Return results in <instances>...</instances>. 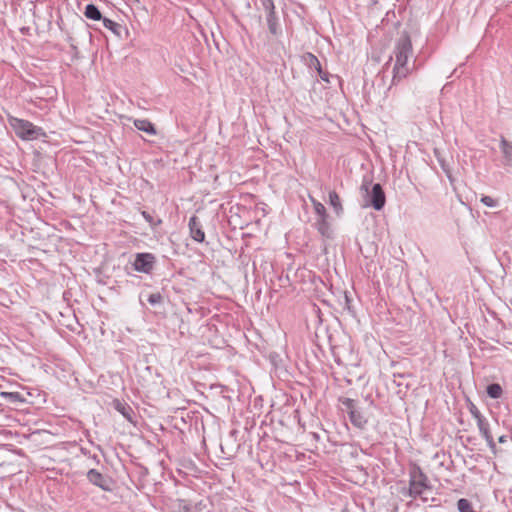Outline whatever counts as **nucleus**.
Returning <instances> with one entry per match:
<instances>
[{
    "label": "nucleus",
    "mask_w": 512,
    "mask_h": 512,
    "mask_svg": "<svg viewBox=\"0 0 512 512\" xmlns=\"http://www.w3.org/2000/svg\"><path fill=\"white\" fill-rule=\"evenodd\" d=\"M393 60V56L390 57L388 63H390Z\"/></svg>",
    "instance_id": "nucleus-32"
},
{
    "label": "nucleus",
    "mask_w": 512,
    "mask_h": 512,
    "mask_svg": "<svg viewBox=\"0 0 512 512\" xmlns=\"http://www.w3.org/2000/svg\"><path fill=\"white\" fill-rule=\"evenodd\" d=\"M114 408L121 413L127 420L132 421L133 410L132 408L119 400L113 401Z\"/></svg>",
    "instance_id": "nucleus-14"
},
{
    "label": "nucleus",
    "mask_w": 512,
    "mask_h": 512,
    "mask_svg": "<svg viewBox=\"0 0 512 512\" xmlns=\"http://www.w3.org/2000/svg\"><path fill=\"white\" fill-rule=\"evenodd\" d=\"M2 396L8 399L11 403L23 402L24 399L19 392H3Z\"/></svg>",
    "instance_id": "nucleus-22"
},
{
    "label": "nucleus",
    "mask_w": 512,
    "mask_h": 512,
    "mask_svg": "<svg viewBox=\"0 0 512 512\" xmlns=\"http://www.w3.org/2000/svg\"><path fill=\"white\" fill-rule=\"evenodd\" d=\"M8 122L15 134L23 140H34L45 135L42 128L33 125L30 121L10 116Z\"/></svg>",
    "instance_id": "nucleus-4"
},
{
    "label": "nucleus",
    "mask_w": 512,
    "mask_h": 512,
    "mask_svg": "<svg viewBox=\"0 0 512 512\" xmlns=\"http://www.w3.org/2000/svg\"><path fill=\"white\" fill-rule=\"evenodd\" d=\"M360 190L365 199V206H372L377 211L383 209L386 196L381 184L375 183L372 185L371 181L364 179Z\"/></svg>",
    "instance_id": "nucleus-3"
},
{
    "label": "nucleus",
    "mask_w": 512,
    "mask_h": 512,
    "mask_svg": "<svg viewBox=\"0 0 512 512\" xmlns=\"http://www.w3.org/2000/svg\"><path fill=\"white\" fill-rule=\"evenodd\" d=\"M480 201L487 207H496L497 201L490 196H482Z\"/></svg>",
    "instance_id": "nucleus-25"
},
{
    "label": "nucleus",
    "mask_w": 512,
    "mask_h": 512,
    "mask_svg": "<svg viewBox=\"0 0 512 512\" xmlns=\"http://www.w3.org/2000/svg\"><path fill=\"white\" fill-rule=\"evenodd\" d=\"M134 125L135 127L140 130V131H143L149 135H155L156 134V129H155V126L153 123H151L149 120L147 119H136L134 121Z\"/></svg>",
    "instance_id": "nucleus-13"
},
{
    "label": "nucleus",
    "mask_w": 512,
    "mask_h": 512,
    "mask_svg": "<svg viewBox=\"0 0 512 512\" xmlns=\"http://www.w3.org/2000/svg\"><path fill=\"white\" fill-rule=\"evenodd\" d=\"M189 230L191 237L197 242H203L205 239V233L202 230V225L196 216H192L189 219Z\"/></svg>",
    "instance_id": "nucleus-10"
},
{
    "label": "nucleus",
    "mask_w": 512,
    "mask_h": 512,
    "mask_svg": "<svg viewBox=\"0 0 512 512\" xmlns=\"http://www.w3.org/2000/svg\"><path fill=\"white\" fill-rule=\"evenodd\" d=\"M84 15L91 20L102 21L104 18L98 7L94 4H88L85 7Z\"/></svg>",
    "instance_id": "nucleus-15"
},
{
    "label": "nucleus",
    "mask_w": 512,
    "mask_h": 512,
    "mask_svg": "<svg viewBox=\"0 0 512 512\" xmlns=\"http://www.w3.org/2000/svg\"><path fill=\"white\" fill-rule=\"evenodd\" d=\"M319 77L325 81V82H329V73L328 72H325L321 69V73H318Z\"/></svg>",
    "instance_id": "nucleus-28"
},
{
    "label": "nucleus",
    "mask_w": 512,
    "mask_h": 512,
    "mask_svg": "<svg viewBox=\"0 0 512 512\" xmlns=\"http://www.w3.org/2000/svg\"><path fill=\"white\" fill-rule=\"evenodd\" d=\"M309 436H311V438L315 441V442H318L320 440V435L316 432H311L309 434Z\"/></svg>",
    "instance_id": "nucleus-29"
},
{
    "label": "nucleus",
    "mask_w": 512,
    "mask_h": 512,
    "mask_svg": "<svg viewBox=\"0 0 512 512\" xmlns=\"http://www.w3.org/2000/svg\"><path fill=\"white\" fill-rule=\"evenodd\" d=\"M86 478L94 486L103 491L111 492L114 486V480L107 474H103L97 469H90L86 473Z\"/></svg>",
    "instance_id": "nucleus-5"
},
{
    "label": "nucleus",
    "mask_w": 512,
    "mask_h": 512,
    "mask_svg": "<svg viewBox=\"0 0 512 512\" xmlns=\"http://www.w3.org/2000/svg\"><path fill=\"white\" fill-rule=\"evenodd\" d=\"M310 199L313 204L314 211H315L316 215L318 216V218H323L324 216L328 215L326 212L325 206L321 202L317 201L316 199H314L312 197H310Z\"/></svg>",
    "instance_id": "nucleus-20"
},
{
    "label": "nucleus",
    "mask_w": 512,
    "mask_h": 512,
    "mask_svg": "<svg viewBox=\"0 0 512 512\" xmlns=\"http://www.w3.org/2000/svg\"><path fill=\"white\" fill-rule=\"evenodd\" d=\"M498 442L499 443H505L507 442V436L506 435H502L498 438Z\"/></svg>",
    "instance_id": "nucleus-30"
},
{
    "label": "nucleus",
    "mask_w": 512,
    "mask_h": 512,
    "mask_svg": "<svg viewBox=\"0 0 512 512\" xmlns=\"http://www.w3.org/2000/svg\"><path fill=\"white\" fill-rule=\"evenodd\" d=\"M262 5L266 12V22L269 32L273 36H279L281 34V28L278 22V17L275 13V6L273 0H262Z\"/></svg>",
    "instance_id": "nucleus-6"
},
{
    "label": "nucleus",
    "mask_w": 512,
    "mask_h": 512,
    "mask_svg": "<svg viewBox=\"0 0 512 512\" xmlns=\"http://www.w3.org/2000/svg\"><path fill=\"white\" fill-rule=\"evenodd\" d=\"M301 61L310 69H315L317 73H321V63L318 58L310 53L306 52L301 56Z\"/></svg>",
    "instance_id": "nucleus-11"
},
{
    "label": "nucleus",
    "mask_w": 512,
    "mask_h": 512,
    "mask_svg": "<svg viewBox=\"0 0 512 512\" xmlns=\"http://www.w3.org/2000/svg\"><path fill=\"white\" fill-rule=\"evenodd\" d=\"M470 413L477 420V422L479 421V419H485L480 413L479 409L474 404H472L470 407Z\"/></svg>",
    "instance_id": "nucleus-26"
},
{
    "label": "nucleus",
    "mask_w": 512,
    "mask_h": 512,
    "mask_svg": "<svg viewBox=\"0 0 512 512\" xmlns=\"http://www.w3.org/2000/svg\"><path fill=\"white\" fill-rule=\"evenodd\" d=\"M143 218L151 225V226H157L159 224H161V219H158L157 221H154V218L152 217V215L150 213H148L147 211H142L141 212Z\"/></svg>",
    "instance_id": "nucleus-24"
},
{
    "label": "nucleus",
    "mask_w": 512,
    "mask_h": 512,
    "mask_svg": "<svg viewBox=\"0 0 512 512\" xmlns=\"http://www.w3.org/2000/svg\"><path fill=\"white\" fill-rule=\"evenodd\" d=\"M155 257L151 253H138L133 263L134 269L142 273H150L153 269Z\"/></svg>",
    "instance_id": "nucleus-7"
},
{
    "label": "nucleus",
    "mask_w": 512,
    "mask_h": 512,
    "mask_svg": "<svg viewBox=\"0 0 512 512\" xmlns=\"http://www.w3.org/2000/svg\"><path fill=\"white\" fill-rule=\"evenodd\" d=\"M439 163H440V165H441L442 169L444 170V172L446 173L447 177L450 179V181H452V177H451V174H450V170H449V168H448L447 164L445 163V161H444V160L439 159Z\"/></svg>",
    "instance_id": "nucleus-27"
},
{
    "label": "nucleus",
    "mask_w": 512,
    "mask_h": 512,
    "mask_svg": "<svg viewBox=\"0 0 512 512\" xmlns=\"http://www.w3.org/2000/svg\"><path fill=\"white\" fill-rule=\"evenodd\" d=\"M349 419L351 423L359 429L365 428L368 422L367 418L358 408L355 411H350Z\"/></svg>",
    "instance_id": "nucleus-12"
},
{
    "label": "nucleus",
    "mask_w": 512,
    "mask_h": 512,
    "mask_svg": "<svg viewBox=\"0 0 512 512\" xmlns=\"http://www.w3.org/2000/svg\"><path fill=\"white\" fill-rule=\"evenodd\" d=\"M339 401L345 407L348 415H350V411H355L357 409L355 400L351 398H340Z\"/></svg>",
    "instance_id": "nucleus-21"
},
{
    "label": "nucleus",
    "mask_w": 512,
    "mask_h": 512,
    "mask_svg": "<svg viewBox=\"0 0 512 512\" xmlns=\"http://www.w3.org/2000/svg\"><path fill=\"white\" fill-rule=\"evenodd\" d=\"M412 54L413 47L410 35L404 31L397 38L394 45L393 56L395 58V63L392 70L393 76L389 89H391L392 86L398 85L411 73L414 65H410L408 60Z\"/></svg>",
    "instance_id": "nucleus-1"
},
{
    "label": "nucleus",
    "mask_w": 512,
    "mask_h": 512,
    "mask_svg": "<svg viewBox=\"0 0 512 512\" xmlns=\"http://www.w3.org/2000/svg\"><path fill=\"white\" fill-rule=\"evenodd\" d=\"M477 426L479 428L481 435L486 440L488 447L495 454L496 443L494 442L488 421L486 419H479V421L477 422Z\"/></svg>",
    "instance_id": "nucleus-9"
},
{
    "label": "nucleus",
    "mask_w": 512,
    "mask_h": 512,
    "mask_svg": "<svg viewBox=\"0 0 512 512\" xmlns=\"http://www.w3.org/2000/svg\"><path fill=\"white\" fill-rule=\"evenodd\" d=\"M428 477L423 472L421 467L417 464H413L409 470V489L408 495L412 498L420 497L424 502L428 501V498L424 496L426 490H430Z\"/></svg>",
    "instance_id": "nucleus-2"
},
{
    "label": "nucleus",
    "mask_w": 512,
    "mask_h": 512,
    "mask_svg": "<svg viewBox=\"0 0 512 512\" xmlns=\"http://www.w3.org/2000/svg\"><path fill=\"white\" fill-rule=\"evenodd\" d=\"M486 392L490 398L498 399L501 397L503 390L499 384L492 383L487 386Z\"/></svg>",
    "instance_id": "nucleus-18"
},
{
    "label": "nucleus",
    "mask_w": 512,
    "mask_h": 512,
    "mask_svg": "<svg viewBox=\"0 0 512 512\" xmlns=\"http://www.w3.org/2000/svg\"><path fill=\"white\" fill-rule=\"evenodd\" d=\"M345 300H346V303H348V302H349V299H348V296H347V294H346V293H345Z\"/></svg>",
    "instance_id": "nucleus-31"
},
{
    "label": "nucleus",
    "mask_w": 512,
    "mask_h": 512,
    "mask_svg": "<svg viewBox=\"0 0 512 512\" xmlns=\"http://www.w3.org/2000/svg\"><path fill=\"white\" fill-rule=\"evenodd\" d=\"M147 301L151 304V305H157V304H161L163 302V296L161 295V293L159 292H156V293H151L148 297H147Z\"/></svg>",
    "instance_id": "nucleus-23"
},
{
    "label": "nucleus",
    "mask_w": 512,
    "mask_h": 512,
    "mask_svg": "<svg viewBox=\"0 0 512 512\" xmlns=\"http://www.w3.org/2000/svg\"><path fill=\"white\" fill-rule=\"evenodd\" d=\"M501 165L512 168V142L508 141L504 136L500 138Z\"/></svg>",
    "instance_id": "nucleus-8"
},
{
    "label": "nucleus",
    "mask_w": 512,
    "mask_h": 512,
    "mask_svg": "<svg viewBox=\"0 0 512 512\" xmlns=\"http://www.w3.org/2000/svg\"><path fill=\"white\" fill-rule=\"evenodd\" d=\"M102 23L105 28L109 29L115 35H117V36L121 35L122 26L119 23H117L109 18H106V17H104L102 19Z\"/></svg>",
    "instance_id": "nucleus-17"
},
{
    "label": "nucleus",
    "mask_w": 512,
    "mask_h": 512,
    "mask_svg": "<svg viewBox=\"0 0 512 512\" xmlns=\"http://www.w3.org/2000/svg\"><path fill=\"white\" fill-rule=\"evenodd\" d=\"M327 218H328V215L324 216L323 218H318L317 222H316L317 229L320 232V234L323 236L329 235V223L327 221Z\"/></svg>",
    "instance_id": "nucleus-19"
},
{
    "label": "nucleus",
    "mask_w": 512,
    "mask_h": 512,
    "mask_svg": "<svg viewBox=\"0 0 512 512\" xmlns=\"http://www.w3.org/2000/svg\"><path fill=\"white\" fill-rule=\"evenodd\" d=\"M329 204L334 208L335 212L339 215L343 211L340 197L336 191L329 192Z\"/></svg>",
    "instance_id": "nucleus-16"
}]
</instances>
